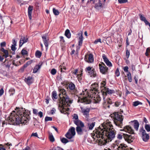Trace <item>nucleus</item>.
I'll return each instance as SVG.
<instances>
[{
  "label": "nucleus",
  "instance_id": "obj_1",
  "mask_svg": "<svg viewBox=\"0 0 150 150\" xmlns=\"http://www.w3.org/2000/svg\"><path fill=\"white\" fill-rule=\"evenodd\" d=\"M116 133L111 122L107 120L102 124L101 127L93 131L91 134V136L94 141L97 139L100 142L106 144L114 138Z\"/></svg>",
  "mask_w": 150,
  "mask_h": 150
},
{
  "label": "nucleus",
  "instance_id": "obj_2",
  "mask_svg": "<svg viewBox=\"0 0 150 150\" xmlns=\"http://www.w3.org/2000/svg\"><path fill=\"white\" fill-rule=\"evenodd\" d=\"M30 112L28 110L24 111L23 108H18L16 111H13L6 120L8 124L10 125L25 124L30 120Z\"/></svg>",
  "mask_w": 150,
  "mask_h": 150
},
{
  "label": "nucleus",
  "instance_id": "obj_3",
  "mask_svg": "<svg viewBox=\"0 0 150 150\" xmlns=\"http://www.w3.org/2000/svg\"><path fill=\"white\" fill-rule=\"evenodd\" d=\"M59 93V96L60 98L58 109L62 113L64 114L69 110L67 107H69L72 103L73 100L69 98L67 95L66 90L62 87H59L58 89Z\"/></svg>",
  "mask_w": 150,
  "mask_h": 150
},
{
  "label": "nucleus",
  "instance_id": "obj_4",
  "mask_svg": "<svg viewBox=\"0 0 150 150\" xmlns=\"http://www.w3.org/2000/svg\"><path fill=\"white\" fill-rule=\"evenodd\" d=\"M81 94L82 95L81 102L84 103L85 104H89L91 101L95 103H98L101 100L99 96L97 95L94 96L93 93H92L93 95H91V93L88 92L87 89H86L85 91H83Z\"/></svg>",
  "mask_w": 150,
  "mask_h": 150
},
{
  "label": "nucleus",
  "instance_id": "obj_5",
  "mask_svg": "<svg viewBox=\"0 0 150 150\" xmlns=\"http://www.w3.org/2000/svg\"><path fill=\"white\" fill-rule=\"evenodd\" d=\"M112 117H113L114 122L116 126L119 127H121L122 125V121L123 117L121 114L118 112H115L110 115Z\"/></svg>",
  "mask_w": 150,
  "mask_h": 150
},
{
  "label": "nucleus",
  "instance_id": "obj_6",
  "mask_svg": "<svg viewBox=\"0 0 150 150\" xmlns=\"http://www.w3.org/2000/svg\"><path fill=\"white\" fill-rule=\"evenodd\" d=\"M85 71L88 75L92 78L96 77L97 74L95 69L93 68L92 67L88 66L85 69Z\"/></svg>",
  "mask_w": 150,
  "mask_h": 150
},
{
  "label": "nucleus",
  "instance_id": "obj_7",
  "mask_svg": "<svg viewBox=\"0 0 150 150\" xmlns=\"http://www.w3.org/2000/svg\"><path fill=\"white\" fill-rule=\"evenodd\" d=\"M115 145L114 148L115 150H127V146L126 145L120 143L117 140L115 141Z\"/></svg>",
  "mask_w": 150,
  "mask_h": 150
},
{
  "label": "nucleus",
  "instance_id": "obj_8",
  "mask_svg": "<svg viewBox=\"0 0 150 150\" xmlns=\"http://www.w3.org/2000/svg\"><path fill=\"white\" fill-rule=\"evenodd\" d=\"M76 134L75 128L71 127L69 130L68 132L65 135V137L69 139H71Z\"/></svg>",
  "mask_w": 150,
  "mask_h": 150
},
{
  "label": "nucleus",
  "instance_id": "obj_9",
  "mask_svg": "<svg viewBox=\"0 0 150 150\" xmlns=\"http://www.w3.org/2000/svg\"><path fill=\"white\" fill-rule=\"evenodd\" d=\"M140 131L142 133V137L143 141L145 142H147L149 138V134L146 133L145 130L144 129L143 127H142L140 129Z\"/></svg>",
  "mask_w": 150,
  "mask_h": 150
},
{
  "label": "nucleus",
  "instance_id": "obj_10",
  "mask_svg": "<svg viewBox=\"0 0 150 150\" xmlns=\"http://www.w3.org/2000/svg\"><path fill=\"white\" fill-rule=\"evenodd\" d=\"M89 2H92L93 4H95V7L97 10L101 9L102 4L100 0H88L87 4Z\"/></svg>",
  "mask_w": 150,
  "mask_h": 150
},
{
  "label": "nucleus",
  "instance_id": "obj_11",
  "mask_svg": "<svg viewBox=\"0 0 150 150\" xmlns=\"http://www.w3.org/2000/svg\"><path fill=\"white\" fill-rule=\"evenodd\" d=\"M100 72L103 74H105L107 71L108 68L104 64L103 65L100 64H99Z\"/></svg>",
  "mask_w": 150,
  "mask_h": 150
},
{
  "label": "nucleus",
  "instance_id": "obj_12",
  "mask_svg": "<svg viewBox=\"0 0 150 150\" xmlns=\"http://www.w3.org/2000/svg\"><path fill=\"white\" fill-rule=\"evenodd\" d=\"M81 110L84 116L87 118L89 117V112L90 111L89 108H83L82 107L81 108Z\"/></svg>",
  "mask_w": 150,
  "mask_h": 150
},
{
  "label": "nucleus",
  "instance_id": "obj_13",
  "mask_svg": "<svg viewBox=\"0 0 150 150\" xmlns=\"http://www.w3.org/2000/svg\"><path fill=\"white\" fill-rule=\"evenodd\" d=\"M124 138L125 140L128 143H130L132 142L134 140V138L131 135L125 134L124 136Z\"/></svg>",
  "mask_w": 150,
  "mask_h": 150
},
{
  "label": "nucleus",
  "instance_id": "obj_14",
  "mask_svg": "<svg viewBox=\"0 0 150 150\" xmlns=\"http://www.w3.org/2000/svg\"><path fill=\"white\" fill-rule=\"evenodd\" d=\"M121 131H125V132H128L129 134H133L134 130L132 129L131 127L129 126H127L124 127L123 129H120Z\"/></svg>",
  "mask_w": 150,
  "mask_h": 150
},
{
  "label": "nucleus",
  "instance_id": "obj_15",
  "mask_svg": "<svg viewBox=\"0 0 150 150\" xmlns=\"http://www.w3.org/2000/svg\"><path fill=\"white\" fill-rule=\"evenodd\" d=\"M85 60L88 63H92L93 62V55L90 54L89 55H85L84 57Z\"/></svg>",
  "mask_w": 150,
  "mask_h": 150
},
{
  "label": "nucleus",
  "instance_id": "obj_16",
  "mask_svg": "<svg viewBox=\"0 0 150 150\" xmlns=\"http://www.w3.org/2000/svg\"><path fill=\"white\" fill-rule=\"evenodd\" d=\"M104 96H103V104L104 105H105L108 107H109V105L108 104H111L112 103V100L111 99L109 98L106 99L105 98Z\"/></svg>",
  "mask_w": 150,
  "mask_h": 150
},
{
  "label": "nucleus",
  "instance_id": "obj_17",
  "mask_svg": "<svg viewBox=\"0 0 150 150\" xmlns=\"http://www.w3.org/2000/svg\"><path fill=\"white\" fill-rule=\"evenodd\" d=\"M102 58L104 62L108 66H109V67H111L112 66V63L107 58L105 54H103V55Z\"/></svg>",
  "mask_w": 150,
  "mask_h": 150
},
{
  "label": "nucleus",
  "instance_id": "obj_18",
  "mask_svg": "<svg viewBox=\"0 0 150 150\" xmlns=\"http://www.w3.org/2000/svg\"><path fill=\"white\" fill-rule=\"evenodd\" d=\"M83 127H81V126L77 127H76V131L77 133L80 135H81L83 134L84 132H86L87 130L86 129H82Z\"/></svg>",
  "mask_w": 150,
  "mask_h": 150
},
{
  "label": "nucleus",
  "instance_id": "obj_19",
  "mask_svg": "<svg viewBox=\"0 0 150 150\" xmlns=\"http://www.w3.org/2000/svg\"><path fill=\"white\" fill-rule=\"evenodd\" d=\"M28 41V38H27L24 36H22L20 41V46H21L24 43L27 42Z\"/></svg>",
  "mask_w": 150,
  "mask_h": 150
},
{
  "label": "nucleus",
  "instance_id": "obj_20",
  "mask_svg": "<svg viewBox=\"0 0 150 150\" xmlns=\"http://www.w3.org/2000/svg\"><path fill=\"white\" fill-rule=\"evenodd\" d=\"M42 39L43 41L44 42V43L46 47V48H47V47L48 46V40L47 38V36L46 34L42 35Z\"/></svg>",
  "mask_w": 150,
  "mask_h": 150
},
{
  "label": "nucleus",
  "instance_id": "obj_21",
  "mask_svg": "<svg viewBox=\"0 0 150 150\" xmlns=\"http://www.w3.org/2000/svg\"><path fill=\"white\" fill-rule=\"evenodd\" d=\"M98 86V85L97 83H94L92 84L91 86V88H93V89H91L90 90V93H94L95 91H96L97 89V88Z\"/></svg>",
  "mask_w": 150,
  "mask_h": 150
},
{
  "label": "nucleus",
  "instance_id": "obj_22",
  "mask_svg": "<svg viewBox=\"0 0 150 150\" xmlns=\"http://www.w3.org/2000/svg\"><path fill=\"white\" fill-rule=\"evenodd\" d=\"M139 15L140 17V19L141 21H144L146 25H148L150 27V23L146 19L144 16L141 14H139Z\"/></svg>",
  "mask_w": 150,
  "mask_h": 150
},
{
  "label": "nucleus",
  "instance_id": "obj_23",
  "mask_svg": "<svg viewBox=\"0 0 150 150\" xmlns=\"http://www.w3.org/2000/svg\"><path fill=\"white\" fill-rule=\"evenodd\" d=\"M78 35L80 36L79 38V45L81 46L82 45L83 40V36L82 33L81 32V33H79Z\"/></svg>",
  "mask_w": 150,
  "mask_h": 150
},
{
  "label": "nucleus",
  "instance_id": "obj_24",
  "mask_svg": "<svg viewBox=\"0 0 150 150\" xmlns=\"http://www.w3.org/2000/svg\"><path fill=\"white\" fill-rule=\"evenodd\" d=\"M74 123L78 126H81V127H84V126L83 123L80 120H73Z\"/></svg>",
  "mask_w": 150,
  "mask_h": 150
},
{
  "label": "nucleus",
  "instance_id": "obj_25",
  "mask_svg": "<svg viewBox=\"0 0 150 150\" xmlns=\"http://www.w3.org/2000/svg\"><path fill=\"white\" fill-rule=\"evenodd\" d=\"M114 92V91L113 90H111L109 89L108 88H106L103 91V96H104V94L105 95L107 93L108 94H111Z\"/></svg>",
  "mask_w": 150,
  "mask_h": 150
},
{
  "label": "nucleus",
  "instance_id": "obj_26",
  "mask_svg": "<svg viewBox=\"0 0 150 150\" xmlns=\"http://www.w3.org/2000/svg\"><path fill=\"white\" fill-rule=\"evenodd\" d=\"M25 82L29 85L31 84L33 81L32 77L30 76H29L27 78H25Z\"/></svg>",
  "mask_w": 150,
  "mask_h": 150
},
{
  "label": "nucleus",
  "instance_id": "obj_27",
  "mask_svg": "<svg viewBox=\"0 0 150 150\" xmlns=\"http://www.w3.org/2000/svg\"><path fill=\"white\" fill-rule=\"evenodd\" d=\"M33 6H29L28 9V15L29 18L30 20L32 19V13L33 10Z\"/></svg>",
  "mask_w": 150,
  "mask_h": 150
},
{
  "label": "nucleus",
  "instance_id": "obj_28",
  "mask_svg": "<svg viewBox=\"0 0 150 150\" xmlns=\"http://www.w3.org/2000/svg\"><path fill=\"white\" fill-rule=\"evenodd\" d=\"M42 66V64H39L38 65H35L33 69V73H36L38 70L40 69Z\"/></svg>",
  "mask_w": 150,
  "mask_h": 150
},
{
  "label": "nucleus",
  "instance_id": "obj_29",
  "mask_svg": "<svg viewBox=\"0 0 150 150\" xmlns=\"http://www.w3.org/2000/svg\"><path fill=\"white\" fill-rule=\"evenodd\" d=\"M95 122H92L91 123H88L87 124V126L88 129L90 130H92L95 126Z\"/></svg>",
  "mask_w": 150,
  "mask_h": 150
},
{
  "label": "nucleus",
  "instance_id": "obj_30",
  "mask_svg": "<svg viewBox=\"0 0 150 150\" xmlns=\"http://www.w3.org/2000/svg\"><path fill=\"white\" fill-rule=\"evenodd\" d=\"M106 85V82L105 81H103L100 84L101 90L102 92H103L105 89L106 88V87L105 86Z\"/></svg>",
  "mask_w": 150,
  "mask_h": 150
},
{
  "label": "nucleus",
  "instance_id": "obj_31",
  "mask_svg": "<svg viewBox=\"0 0 150 150\" xmlns=\"http://www.w3.org/2000/svg\"><path fill=\"white\" fill-rule=\"evenodd\" d=\"M133 126L136 130L137 131L139 126V123L137 121L135 120L134 121Z\"/></svg>",
  "mask_w": 150,
  "mask_h": 150
},
{
  "label": "nucleus",
  "instance_id": "obj_32",
  "mask_svg": "<svg viewBox=\"0 0 150 150\" xmlns=\"http://www.w3.org/2000/svg\"><path fill=\"white\" fill-rule=\"evenodd\" d=\"M125 134L120 132L117 135V138L119 140L122 139L123 138H124V136L125 135Z\"/></svg>",
  "mask_w": 150,
  "mask_h": 150
},
{
  "label": "nucleus",
  "instance_id": "obj_33",
  "mask_svg": "<svg viewBox=\"0 0 150 150\" xmlns=\"http://www.w3.org/2000/svg\"><path fill=\"white\" fill-rule=\"evenodd\" d=\"M69 87L70 90H74L75 89V86L73 83L71 82L69 84Z\"/></svg>",
  "mask_w": 150,
  "mask_h": 150
},
{
  "label": "nucleus",
  "instance_id": "obj_34",
  "mask_svg": "<svg viewBox=\"0 0 150 150\" xmlns=\"http://www.w3.org/2000/svg\"><path fill=\"white\" fill-rule=\"evenodd\" d=\"M65 35L68 38H70L71 35L70 31L69 29H67L66 30L65 33Z\"/></svg>",
  "mask_w": 150,
  "mask_h": 150
},
{
  "label": "nucleus",
  "instance_id": "obj_35",
  "mask_svg": "<svg viewBox=\"0 0 150 150\" xmlns=\"http://www.w3.org/2000/svg\"><path fill=\"white\" fill-rule=\"evenodd\" d=\"M61 142L62 143H64V144H66L70 141L71 142H73L74 139H72L71 140H70V141H69L68 140H67L66 138H63L61 139Z\"/></svg>",
  "mask_w": 150,
  "mask_h": 150
},
{
  "label": "nucleus",
  "instance_id": "obj_36",
  "mask_svg": "<svg viewBox=\"0 0 150 150\" xmlns=\"http://www.w3.org/2000/svg\"><path fill=\"white\" fill-rule=\"evenodd\" d=\"M142 104V103L139 101H136L133 103V105L134 107H136L139 105Z\"/></svg>",
  "mask_w": 150,
  "mask_h": 150
},
{
  "label": "nucleus",
  "instance_id": "obj_37",
  "mask_svg": "<svg viewBox=\"0 0 150 150\" xmlns=\"http://www.w3.org/2000/svg\"><path fill=\"white\" fill-rule=\"evenodd\" d=\"M1 50L2 52L4 53L5 55L4 56L5 58H6L8 57V53L7 50H5L3 48H2Z\"/></svg>",
  "mask_w": 150,
  "mask_h": 150
},
{
  "label": "nucleus",
  "instance_id": "obj_38",
  "mask_svg": "<svg viewBox=\"0 0 150 150\" xmlns=\"http://www.w3.org/2000/svg\"><path fill=\"white\" fill-rule=\"evenodd\" d=\"M52 97L53 99H57V94L56 91H54L52 92Z\"/></svg>",
  "mask_w": 150,
  "mask_h": 150
},
{
  "label": "nucleus",
  "instance_id": "obj_39",
  "mask_svg": "<svg viewBox=\"0 0 150 150\" xmlns=\"http://www.w3.org/2000/svg\"><path fill=\"white\" fill-rule=\"evenodd\" d=\"M127 76L129 80V82H131L132 81V78L131 77V75L130 72H128L127 74Z\"/></svg>",
  "mask_w": 150,
  "mask_h": 150
},
{
  "label": "nucleus",
  "instance_id": "obj_40",
  "mask_svg": "<svg viewBox=\"0 0 150 150\" xmlns=\"http://www.w3.org/2000/svg\"><path fill=\"white\" fill-rule=\"evenodd\" d=\"M42 55L41 52L38 50L36 51L35 53V55L38 58H40Z\"/></svg>",
  "mask_w": 150,
  "mask_h": 150
},
{
  "label": "nucleus",
  "instance_id": "obj_41",
  "mask_svg": "<svg viewBox=\"0 0 150 150\" xmlns=\"http://www.w3.org/2000/svg\"><path fill=\"white\" fill-rule=\"evenodd\" d=\"M82 73H81V74H78L77 76H76V77L77 78L78 80L79 81L81 82V81L82 79Z\"/></svg>",
  "mask_w": 150,
  "mask_h": 150
},
{
  "label": "nucleus",
  "instance_id": "obj_42",
  "mask_svg": "<svg viewBox=\"0 0 150 150\" xmlns=\"http://www.w3.org/2000/svg\"><path fill=\"white\" fill-rule=\"evenodd\" d=\"M145 128L147 132H150V125L146 124L145 125Z\"/></svg>",
  "mask_w": 150,
  "mask_h": 150
},
{
  "label": "nucleus",
  "instance_id": "obj_43",
  "mask_svg": "<svg viewBox=\"0 0 150 150\" xmlns=\"http://www.w3.org/2000/svg\"><path fill=\"white\" fill-rule=\"evenodd\" d=\"M53 12L54 14L55 15H58L59 14V12L58 11L57 9H56L54 8H53Z\"/></svg>",
  "mask_w": 150,
  "mask_h": 150
},
{
  "label": "nucleus",
  "instance_id": "obj_44",
  "mask_svg": "<svg viewBox=\"0 0 150 150\" xmlns=\"http://www.w3.org/2000/svg\"><path fill=\"white\" fill-rule=\"evenodd\" d=\"M49 139L51 142H53L54 141V138L52 134L50 135Z\"/></svg>",
  "mask_w": 150,
  "mask_h": 150
},
{
  "label": "nucleus",
  "instance_id": "obj_45",
  "mask_svg": "<svg viewBox=\"0 0 150 150\" xmlns=\"http://www.w3.org/2000/svg\"><path fill=\"white\" fill-rule=\"evenodd\" d=\"M149 53H150V47H148L147 48L145 54L146 56H148L149 55Z\"/></svg>",
  "mask_w": 150,
  "mask_h": 150
},
{
  "label": "nucleus",
  "instance_id": "obj_46",
  "mask_svg": "<svg viewBox=\"0 0 150 150\" xmlns=\"http://www.w3.org/2000/svg\"><path fill=\"white\" fill-rule=\"evenodd\" d=\"M73 120H79L78 116L77 114H74L73 115Z\"/></svg>",
  "mask_w": 150,
  "mask_h": 150
},
{
  "label": "nucleus",
  "instance_id": "obj_47",
  "mask_svg": "<svg viewBox=\"0 0 150 150\" xmlns=\"http://www.w3.org/2000/svg\"><path fill=\"white\" fill-rule=\"evenodd\" d=\"M52 117H49L48 116H46L45 117V121H52Z\"/></svg>",
  "mask_w": 150,
  "mask_h": 150
},
{
  "label": "nucleus",
  "instance_id": "obj_48",
  "mask_svg": "<svg viewBox=\"0 0 150 150\" xmlns=\"http://www.w3.org/2000/svg\"><path fill=\"white\" fill-rule=\"evenodd\" d=\"M57 72V71L56 69L54 68L52 69L51 71V73L52 74L54 75L56 74Z\"/></svg>",
  "mask_w": 150,
  "mask_h": 150
},
{
  "label": "nucleus",
  "instance_id": "obj_49",
  "mask_svg": "<svg viewBox=\"0 0 150 150\" xmlns=\"http://www.w3.org/2000/svg\"><path fill=\"white\" fill-rule=\"evenodd\" d=\"M115 74L118 77L120 75V72L118 68H117L115 71Z\"/></svg>",
  "mask_w": 150,
  "mask_h": 150
},
{
  "label": "nucleus",
  "instance_id": "obj_50",
  "mask_svg": "<svg viewBox=\"0 0 150 150\" xmlns=\"http://www.w3.org/2000/svg\"><path fill=\"white\" fill-rule=\"evenodd\" d=\"M78 71V69H76L72 71V73L76 76L78 74H77Z\"/></svg>",
  "mask_w": 150,
  "mask_h": 150
},
{
  "label": "nucleus",
  "instance_id": "obj_51",
  "mask_svg": "<svg viewBox=\"0 0 150 150\" xmlns=\"http://www.w3.org/2000/svg\"><path fill=\"white\" fill-rule=\"evenodd\" d=\"M130 54V53L129 51L128 50H126V58L128 59L129 58Z\"/></svg>",
  "mask_w": 150,
  "mask_h": 150
},
{
  "label": "nucleus",
  "instance_id": "obj_52",
  "mask_svg": "<svg viewBox=\"0 0 150 150\" xmlns=\"http://www.w3.org/2000/svg\"><path fill=\"white\" fill-rule=\"evenodd\" d=\"M119 3L123 4L127 2V0H118Z\"/></svg>",
  "mask_w": 150,
  "mask_h": 150
},
{
  "label": "nucleus",
  "instance_id": "obj_53",
  "mask_svg": "<svg viewBox=\"0 0 150 150\" xmlns=\"http://www.w3.org/2000/svg\"><path fill=\"white\" fill-rule=\"evenodd\" d=\"M21 53L23 55H26L28 54V52L26 50L23 49L21 51Z\"/></svg>",
  "mask_w": 150,
  "mask_h": 150
},
{
  "label": "nucleus",
  "instance_id": "obj_54",
  "mask_svg": "<svg viewBox=\"0 0 150 150\" xmlns=\"http://www.w3.org/2000/svg\"><path fill=\"white\" fill-rule=\"evenodd\" d=\"M128 67L127 66H125L123 68V70L124 71H125V72H127L128 73V72H129L128 71Z\"/></svg>",
  "mask_w": 150,
  "mask_h": 150
},
{
  "label": "nucleus",
  "instance_id": "obj_55",
  "mask_svg": "<svg viewBox=\"0 0 150 150\" xmlns=\"http://www.w3.org/2000/svg\"><path fill=\"white\" fill-rule=\"evenodd\" d=\"M38 115L39 116L40 118H42L43 116V113L41 111L39 112L38 114Z\"/></svg>",
  "mask_w": 150,
  "mask_h": 150
},
{
  "label": "nucleus",
  "instance_id": "obj_56",
  "mask_svg": "<svg viewBox=\"0 0 150 150\" xmlns=\"http://www.w3.org/2000/svg\"><path fill=\"white\" fill-rule=\"evenodd\" d=\"M0 45L1 47H5L6 45V43L5 42H3L1 43Z\"/></svg>",
  "mask_w": 150,
  "mask_h": 150
},
{
  "label": "nucleus",
  "instance_id": "obj_57",
  "mask_svg": "<svg viewBox=\"0 0 150 150\" xmlns=\"http://www.w3.org/2000/svg\"><path fill=\"white\" fill-rule=\"evenodd\" d=\"M4 93V90L3 88H1L0 89V96H1L3 95Z\"/></svg>",
  "mask_w": 150,
  "mask_h": 150
},
{
  "label": "nucleus",
  "instance_id": "obj_58",
  "mask_svg": "<svg viewBox=\"0 0 150 150\" xmlns=\"http://www.w3.org/2000/svg\"><path fill=\"white\" fill-rule=\"evenodd\" d=\"M16 45H12L11 47V49L13 51H15L16 48L15 46Z\"/></svg>",
  "mask_w": 150,
  "mask_h": 150
},
{
  "label": "nucleus",
  "instance_id": "obj_59",
  "mask_svg": "<svg viewBox=\"0 0 150 150\" xmlns=\"http://www.w3.org/2000/svg\"><path fill=\"white\" fill-rule=\"evenodd\" d=\"M38 110L37 109H33V113L34 114H35L36 115L38 114Z\"/></svg>",
  "mask_w": 150,
  "mask_h": 150
},
{
  "label": "nucleus",
  "instance_id": "obj_60",
  "mask_svg": "<svg viewBox=\"0 0 150 150\" xmlns=\"http://www.w3.org/2000/svg\"><path fill=\"white\" fill-rule=\"evenodd\" d=\"M0 150H6L5 148L1 144H0Z\"/></svg>",
  "mask_w": 150,
  "mask_h": 150
},
{
  "label": "nucleus",
  "instance_id": "obj_61",
  "mask_svg": "<svg viewBox=\"0 0 150 150\" xmlns=\"http://www.w3.org/2000/svg\"><path fill=\"white\" fill-rule=\"evenodd\" d=\"M98 42H101V39H98L97 40H96L94 42V43L95 44H97Z\"/></svg>",
  "mask_w": 150,
  "mask_h": 150
},
{
  "label": "nucleus",
  "instance_id": "obj_62",
  "mask_svg": "<svg viewBox=\"0 0 150 150\" xmlns=\"http://www.w3.org/2000/svg\"><path fill=\"white\" fill-rule=\"evenodd\" d=\"M53 150H63L62 149L59 147L57 146Z\"/></svg>",
  "mask_w": 150,
  "mask_h": 150
},
{
  "label": "nucleus",
  "instance_id": "obj_63",
  "mask_svg": "<svg viewBox=\"0 0 150 150\" xmlns=\"http://www.w3.org/2000/svg\"><path fill=\"white\" fill-rule=\"evenodd\" d=\"M34 136L35 137H38V135L37 133L35 132V133H33L31 135V137Z\"/></svg>",
  "mask_w": 150,
  "mask_h": 150
},
{
  "label": "nucleus",
  "instance_id": "obj_64",
  "mask_svg": "<svg viewBox=\"0 0 150 150\" xmlns=\"http://www.w3.org/2000/svg\"><path fill=\"white\" fill-rule=\"evenodd\" d=\"M23 150H30V148L29 147L27 146L25 148L23 149Z\"/></svg>",
  "mask_w": 150,
  "mask_h": 150
}]
</instances>
